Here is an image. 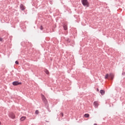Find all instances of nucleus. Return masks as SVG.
Instances as JSON below:
<instances>
[{"instance_id": "17", "label": "nucleus", "mask_w": 125, "mask_h": 125, "mask_svg": "<svg viewBox=\"0 0 125 125\" xmlns=\"http://www.w3.org/2000/svg\"><path fill=\"white\" fill-rule=\"evenodd\" d=\"M43 28H42V26H41V30H42Z\"/></svg>"}, {"instance_id": "11", "label": "nucleus", "mask_w": 125, "mask_h": 125, "mask_svg": "<svg viewBox=\"0 0 125 125\" xmlns=\"http://www.w3.org/2000/svg\"><path fill=\"white\" fill-rule=\"evenodd\" d=\"M44 72L47 75H49V71L47 69H45Z\"/></svg>"}, {"instance_id": "3", "label": "nucleus", "mask_w": 125, "mask_h": 125, "mask_svg": "<svg viewBox=\"0 0 125 125\" xmlns=\"http://www.w3.org/2000/svg\"><path fill=\"white\" fill-rule=\"evenodd\" d=\"M9 117L11 118V119H15V114L12 112H10L9 114Z\"/></svg>"}, {"instance_id": "13", "label": "nucleus", "mask_w": 125, "mask_h": 125, "mask_svg": "<svg viewBox=\"0 0 125 125\" xmlns=\"http://www.w3.org/2000/svg\"><path fill=\"white\" fill-rule=\"evenodd\" d=\"M108 78H109V74H106L104 77V79H108Z\"/></svg>"}, {"instance_id": "7", "label": "nucleus", "mask_w": 125, "mask_h": 125, "mask_svg": "<svg viewBox=\"0 0 125 125\" xmlns=\"http://www.w3.org/2000/svg\"><path fill=\"white\" fill-rule=\"evenodd\" d=\"M20 8L21 10H24L25 9V6L23 4H21Z\"/></svg>"}, {"instance_id": "12", "label": "nucleus", "mask_w": 125, "mask_h": 125, "mask_svg": "<svg viewBox=\"0 0 125 125\" xmlns=\"http://www.w3.org/2000/svg\"><path fill=\"white\" fill-rule=\"evenodd\" d=\"M84 117L85 118H89V114L88 113L85 114L84 115Z\"/></svg>"}, {"instance_id": "2", "label": "nucleus", "mask_w": 125, "mask_h": 125, "mask_svg": "<svg viewBox=\"0 0 125 125\" xmlns=\"http://www.w3.org/2000/svg\"><path fill=\"white\" fill-rule=\"evenodd\" d=\"M41 97L42 101H43L44 103H47V100H46V98H45V97H44V95H43V94H41Z\"/></svg>"}, {"instance_id": "10", "label": "nucleus", "mask_w": 125, "mask_h": 125, "mask_svg": "<svg viewBox=\"0 0 125 125\" xmlns=\"http://www.w3.org/2000/svg\"><path fill=\"white\" fill-rule=\"evenodd\" d=\"M25 120H26L25 116H23V117H21V121L22 122H23V121H25Z\"/></svg>"}, {"instance_id": "6", "label": "nucleus", "mask_w": 125, "mask_h": 125, "mask_svg": "<svg viewBox=\"0 0 125 125\" xmlns=\"http://www.w3.org/2000/svg\"><path fill=\"white\" fill-rule=\"evenodd\" d=\"M99 104H98V102H94V105L95 108H97L98 107V105Z\"/></svg>"}, {"instance_id": "9", "label": "nucleus", "mask_w": 125, "mask_h": 125, "mask_svg": "<svg viewBox=\"0 0 125 125\" xmlns=\"http://www.w3.org/2000/svg\"><path fill=\"white\" fill-rule=\"evenodd\" d=\"M63 29H64V30H65V31H66L68 29V26H67V25L64 24L63 25Z\"/></svg>"}, {"instance_id": "1", "label": "nucleus", "mask_w": 125, "mask_h": 125, "mask_svg": "<svg viewBox=\"0 0 125 125\" xmlns=\"http://www.w3.org/2000/svg\"><path fill=\"white\" fill-rule=\"evenodd\" d=\"M81 1L82 2V4L84 5V6H87L88 7L89 5V3H88V1L87 0H81Z\"/></svg>"}, {"instance_id": "15", "label": "nucleus", "mask_w": 125, "mask_h": 125, "mask_svg": "<svg viewBox=\"0 0 125 125\" xmlns=\"http://www.w3.org/2000/svg\"><path fill=\"white\" fill-rule=\"evenodd\" d=\"M15 63L16 64H17V65H18V64H19V62H18V61H16Z\"/></svg>"}, {"instance_id": "19", "label": "nucleus", "mask_w": 125, "mask_h": 125, "mask_svg": "<svg viewBox=\"0 0 125 125\" xmlns=\"http://www.w3.org/2000/svg\"><path fill=\"white\" fill-rule=\"evenodd\" d=\"M0 125H1V123H0Z\"/></svg>"}, {"instance_id": "18", "label": "nucleus", "mask_w": 125, "mask_h": 125, "mask_svg": "<svg viewBox=\"0 0 125 125\" xmlns=\"http://www.w3.org/2000/svg\"><path fill=\"white\" fill-rule=\"evenodd\" d=\"M61 115H62V117H63V113H61Z\"/></svg>"}, {"instance_id": "5", "label": "nucleus", "mask_w": 125, "mask_h": 125, "mask_svg": "<svg viewBox=\"0 0 125 125\" xmlns=\"http://www.w3.org/2000/svg\"><path fill=\"white\" fill-rule=\"evenodd\" d=\"M109 77L110 78V80H113L114 79V74L113 73H110Z\"/></svg>"}, {"instance_id": "16", "label": "nucleus", "mask_w": 125, "mask_h": 125, "mask_svg": "<svg viewBox=\"0 0 125 125\" xmlns=\"http://www.w3.org/2000/svg\"><path fill=\"white\" fill-rule=\"evenodd\" d=\"M0 42H2V38L0 37Z\"/></svg>"}, {"instance_id": "14", "label": "nucleus", "mask_w": 125, "mask_h": 125, "mask_svg": "<svg viewBox=\"0 0 125 125\" xmlns=\"http://www.w3.org/2000/svg\"><path fill=\"white\" fill-rule=\"evenodd\" d=\"M39 110H36L35 111V114H36L37 115H38L39 114Z\"/></svg>"}, {"instance_id": "20", "label": "nucleus", "mask_w": 125, "mask_h": 125, "mask_svg": "<svg viewBox=\"0 0 125 125\" xmlns=\"http://www.w3.org/2000/svg\"><path fill=\"white\" fill-rule=\"evenodd\" d=\"M97 91H99V90H98V89H97Z\"/></svg>"}, {"instance_id": "8", "label": "nucleus", "mask_w": 125, "mask_h": 125, "mask_svg": "<svg viewBox=\"0 0 125 125\" xmlns=\"http://www.w3.org/2000/svg\"><path fill=\"white\" fill-rule=\"evenodd\" d=\"M100 93L102 94V95H104V94H105V91L104 90H101L100 91Z\"/></svg>"}, {"instance_id": "4", "label": "nucleus", "mask_w": 125, "mask_h": 125, "mask_svg": "<svg viewBox=\"0 0 125 125\" xmlns=\"http://www.w3.org/2000/svg\"><path fill=\"white\" fill-rule=\"evenodd\" d=\"M12 84L14 85H19L22 84V83L21 82H18V81H15L13 82Z\"/></svg>"}]
</instances>
